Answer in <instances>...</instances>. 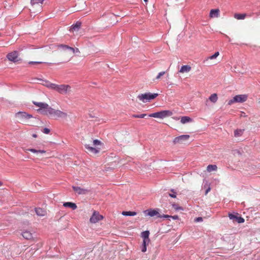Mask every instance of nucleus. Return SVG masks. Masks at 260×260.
Here are the masks:
<instances>
[{"label":"nucleus","instance_id":"nucleus-8","mask_svg":"<svg viewBox=\"0 0 260 260\" xmlns=\"http://www.w3.org/2000/svg\"><path fill=\"white\" fill-rule=\"evenodd\" d=\"M103 218V216L100 214L98 212L94 211L90 218V222L92 223H95L101 220Z\"/></svg>","mask_w":260,"mask_h":260},{"label":"nucleus","instance_id":"nucleus-29","mask_svg":"<svg viewBox=\"0 0 260 260\" xmlns=\"http://www.w3.org/2000/svg\"><path fill=\"white\" fill-rule=\"evenodd\" d=\"M217 169V167L215 165H209L207 167V171L210 172L213 171H216Z\"/></svg>","mask_w":260,"mask_h":260},{"label":"nucleus","instance_id":"nucleus-38","mask_svg":"<svg viewBox=\"0 0 260 260\" xmlns=\"http://www.w3.org/2000/svg\"><path fill=\"white\" fill-rule=\"evenodd\" d=\"M93 144L95 146L100 145L101 144V142L98 140H94L93 141Z\"/></svg>","mask_w":260,"mask_h":260},{"label":"nucleus","instance_id":"nucleus-33","mask_svg":"<svg viewBox=\"0 0 260 260\" xmlns=\"http://www.w3.org/2000/svg\"><path fill=\"white\" fill-rule=\"evenodd\" d=\"M172 206L173 208L176 211L183 210V208L179 206L178 204L174 203L172 204Z\"/></svg>","mask_w":260,"mask_h":260},{"label":"nucleus","instance_id":"nucleus-45","mask_svg":"<svg viewBox=\"0 0 260 260\" xmlns=\"http://www.w3.org/2000/svg\"><path fill=\"white\" fill-rule=\"evenodd\" d=\"M160 217L168 218V217H170V216L168 215H164L163 216H161Z\"/></svg>","mask_w":260,"mask_h":260},{"label":"nucleus","instance_id":"nucleus-47","mask_svg":"<svg viewBox=\"0 0 260 260\" xmlns=\"http://www.w3.org/2000/svg\"><path fill=\"white\" fill-rule=\"evenodd\" d=\"M245 113L242 112V114H241V116H245Z\"/></svg>","mask_w":260,"mask_h":260},{"label":"nucleus","instance_id":"nucleus-37","mask_svg":"<svg viewBox=\"0 0 260 260\" xmlns=\"http://www.w3.org/2000/svg\"><path fill=\"white\" fill-rule=\"evenodd\" d=\"M171 191L173 192V193H169V196L172 198H175L176 197V192H175L174 189H171Z\"/></svg>","mask_w":260,"mask_h":260},{"label":"nucleus","instance_id":"nucleus-48","mask_svg":"<svg viewBox=\"0 0 260 260\" xmlns=\"http://www.w3.org/2000/svg\"><path fill=\"white\" fill-rule=\"evenodd\" d=\"M35 63H42V62H35Z\"/></svg>","mask_w":260,"mask_h":260},{"label":"nucleus","instance_id":"nucleus-12","mask_svg":"<svg viewBox=\"0 0 260 260\" xmlns=\"http://www.w3.org/2000/svg\"><path fill=\"white\" fill-rule=\"evenodd\" d=\"M231 70L237 74H243L245 72V70L242 66H231Z\"/></svg>","mask_w":260,"mask_h":260},{"label":"nucleus","instance_id":"nucleus-1","mask_svg":"<svg viewBox=\"0 0 260 260\" xmlns=\"http://www.w3.org/2000/svg\"><path fill=\"white\" fill-rule=\"evenodd\" d=\"M42 84L49 89L53 90L61 94H67L71 92L72 88L68 84H56L49 81H43Z\"/></svg>","mask_w":260,"mask_h":260},{"label":"nucleus","instance_id":"nucleus-28","mask_svg":"<svg viewBox=\"0 0 260 260\" xmlns=\"http://www.w3.org/2000/svg\"><path fill=\"white\" fill-rule=\"evenodd\" d=\"M244 131V129H238L234 131V136L236 137H239L241 136L243 132Z\"/></svg>","mask_w":260,"mask_h":260},{"label":"nucleus","instance_id":"nucleus-5","mask_svg":"<svg viewBox=\"0 0 260 260\" xmlns=\"http://www.w3.org/2000/svg\"><path fill=\"white\" fill-rule=\"evenodd\" d=\"M248 95L247 94H239L235 96L228 102V105H231L236 103H244L247 101Z\"/></svg>","mask_w":260,"mask_h":260},{"label":"nucleus","instance_id":"nucleus-14","mask_svg":"<svg viewBox=\"0 0 260 260\" xmlns=\"http://www.w3.org/2000/svg\"><path fill=\"white\" fill-rule=\"evenodd\" d=\"M144 213L146 215H147L151 217H153L154 216H156L158 217H161L159 212L155 210H152V209L147 210L144 211Z\"/></svg>","mask_w":260,"mask_h":260},{"label":"nucleus","instance_id":"nucleus-17","mask_svg":"<svg viewBox=\"0 0 260 260\" xmlns=\"http://www.w3.org/2000/svg\"><path fill=\"white\" fill-rule=\"evenodd\" d=\"M85 147L86 149V150L88 151V152L92 153L93 154H96L99 152V149L90 146L88 144H85Z\"/></svg>","mask_w":260,"mask_h":260},{"label":"nucleus","instance_id":"nucleus-6","mask_svg":"<svg viewBox=\"0 0 260 260\" xmlns=\"http://www.w3.org/2000/svg\"><path fill=\"white\" fill-rule=\"evenodd\" d=\"M15 116L21 123L26 124L27 120L32 118V115L29 114L24 112H18L16 113Z\"/></svg>","mask_w":260,"mask_h":260},{"label":"nucleus","instance_id":"nucleus-11","mask_svg":"<svg viewBox=\"0 0 260 260\" xmlns=\"http://www.w3.org/2000/svg\"><path fill=\"white\" fill-rule=\"evenodd\" d=\"M55 118H65L67 116V114L60 110H55L53 109V111L51 114V116Z\"/></svg>","mask_w":260,"mask_h":260},{"label":"nucleus","instance_id":"nucleus-19","mask_svg":"<svg viewBox=\"0 0 260 260\" xmlns=\"http://www.w3.org/2000/svg\"><path fill=\"white\" fill-rule=\"evenodd\" d=\"M81 25V23L77 21L75 24L73 25L70 29L71 32H74V31H78Z\"/></svg>","mask_w":260,"mask_h":260},{"label":"nucleus","instance_id":"nucleus-25","mask_svg":"<svg viewBox=\"0 0 260 260\" xmlns=\"http://www.w3.org/2000/svg\"><path fill=\"white\" fill-rule=\"evenodd\" d=\"M234 18L238 20L240 19H244L245 17H246V14H239V13H235L234 14Z\"/></svg>","mask_w":260,"mask_h":260},{"label":"nucleus","instance_id":"nucleus-9","mask_svg":"<svg viewBox=\"0 0 260 260\" xmlns=\"http://www.w3.org/2000/svg\"><path fill=\"white\" fill-rule=\"evenodd\" d=\"M189 138V136L188 135H181L176 137L173 140V143L174 144H182L187 141Z\"/></svg>","mask_w":260,"mask_h":260},{"label":"nucleus","instance_id":"nucleus-22","mask_svg":"<svg viewBox=\"0 0 260 260\" xmlns=\"http://www.w3.org/2000/svg\"><path fill=\"white\" fill-rule=\"evenodd\" d=\"M192 120L191 118L188 116H182L181 117L180 122L182 124L192 122Z\"/></svg>","mask_w":260,"mask_h":260},{"label":"nucleus","instance_id":"nucleus-23","mask_svg":"<svg viewBox=\"0 0 260 260\" xmlns=\"http://www.w3.org/2000/svg\"><path fill=\"white\" fill-rule=\"evenodd\" d=\"M63 205L65 207H69L72 208L73 210L76 209L77 207L76 204L72 202H66L63 203Z\"/></svg>","mask_w":260,"mask_h":260},{"label":"nucleus","instance_id":"nucleus-4","mask_svg":"<svg viewBox=\"0 0 260 260\" xmlns=\"http://www.w3.org/2000/svg\"><path fill=\"white\" fill-rule=\"evenodd\" d=\"M173 115V112L170 110H163L150 114L149 117L163 119Z\"/></svg>","mask_w":260,"mask_h":260},{"label":"nucleus","instance_id":"nucleus-20","mask_svg":"<svg viewBox=\"0 0 260 260\" xmlns=\"http://www.w3.org/2000/svg\"><path fill=\"white\" fill-rule=\"evenodd\" d=\"M219 10L218 9H212L210 12V17L215 18L218 17L219 15Z\"/></svg>","mask_w":260,"mask_h":260},{"label":"nucleus","instance_id":"nucleus-16","mask_svg":"<svg viewBox=\"0 0 260 260\" xmlns=\"http://www.w3.org/2000/svg\"><path fill=\"white\" fill-rule=\"evenodd\" d=\"M44 1V0H30V3L34 7L38 5L39 7L38 11H40L42 10V5Z\"/></svg>","mask_w":260,"mask_h":260},{"label":"nucleus","instance_id":"nucleus-40","mask_svg":"<svg viewBox=\"0 0 260 260\" xmlns=\"http://www.w3.org/2000/svg\"><path fill=\"white\" fill-rule=\"evenodd\" d=\"M149 241H150V240H145V239H143V245L146 246L149 243Z\"/></svg>","mask_w":260,"mask_h":260},{"label":"nucleus","instance_id":"nucleus-18","mask_svg":"<svg viewBox=\"0 0 260 260\" xmlns=\"http://www.w3.org/2000/svg\"><path fill=\"white\" fill-rule=\"evenodd\" d=\"M35 212L38 216L40 217L44 216L47 214L46 211L41 208H35Z\"/></svg>","mask_w":260,"mask_h":260},{"label":"nucleus","instance_id":"nucleus-43","mask_svg":"<svg viewBox=\"0 0 260 260\" xmlns=\"http://www.w3.org/2000/svg\"><path fill=\"white\" fill-rule=\"evenodd\" d=\"M170 217L172 218L173 219H178L179 218L178 216L174 215V216H170Z\"/></svg>","mask_w":260,"mask_h":260},{"label":"nucleus","instance_id":"nucleus-26","mask_svg":"<svg viewBox=\"0 0 260 260\" xmlns=\"http://www.w3.org/2000/svg\"><path fill=\"white\" fill-rule=\"evenodd\" d=\"M33 104L36 106L39 107V109L45 108V106H46V107H47V104L45 103L33 102Z\"/></svg>","mask_w":260,"mask_h":260},{"label":"nucleus","instance_id":"nucleus-32","mask_svg":"<svg viewBox=\"0 0 260 260\" xmlns=\"http://www.w3.org/2000/svg\"><path fill=\"white\" fill-rule=\"evenodd\" d=\"M122 214L124 216H135L137 214V213L132 211H123Z\"/></svg>","mask_w":260,"mask_h":260},{"label":"nucleus","instance_id":"nucleus-46","mask_svg":"<svg viewBox=\"0 0 260 260\" xmlns=\"http://www.w3.org/2000/svg\"><path fill=\"white\" fill-rule=\"evenodd\" d=\"M32 137L34 138H36L37 137V135L36 134H33Z\"/></svg>","mask_w":260,"mask_h":260},{"label":"nucleus","instance_id":"nucleus-44","mask_svg":"<svg viewBox=\"0 0 260 260\" xmlns=\"http://www.w3.org/2000/svg\"><path fill=\"white\" fill-rule=\"evenodd\" d=\"M211 190V188L210 187H208V189H207V190H206V192H205V194H207L208 192H209Z\"/></svg>","mask_w":260,"mask_h":260},{"label":"nucleus","instance_id":"nucleus-21","mask_svg":"<svg viewBox=\"0 0 260 260\" xmlns=\"http://www.w3.org/2000/svg\"><path fill=\"white\" fill-rule=\"evenodd\" d=\"M23 238L29 240L32 238V233L28 231H25L22 233Z\"/></svg>","mask_w":260,"mask_h":260},{"label":"nucleus","instance_id":"nucleus-49","mask_svg":"<svg viewBox=\"0 0 260 260\" xmlns=\"http://www.w3.org/2000/svg\"><path fill=\"white\" fill-rule=\"evenodd\" d=\"M148 0H144V1L146 3H147L148 2Z\"/></svg>","mask_w":260,"mask_h":260},{"label":"nucleus","instance_id":"nucleus-50","mask_svg":"<svg viewBox=\"0 0 260 260\" xmlns=\"http://www.w3.org/2000/svg\"><path fill=\"white\" fill-rule=\"evenodd\" d=\"M2 182H0V186H1V185H2Z\"/></svg>","mask_w":260,"mask_h":260},{"label":"nucleus","instance_id":"nucleus-13","mask_svg":"<svg viewBox=\"0 0 260 260\" xmlns=\"http://www.w3.org/2000/svg\"><path fill=\"white\" fill-rule=\"evenodd\" d=\"M229 217L230 219L233 220L234 221H236L239 223H243L244 222V219L243 218L237 216L231 213L229 214Z\"/></svg>","mask_w":260,"mask_h":260},{"label":"nucleus","instance_id":"nucleus-3","mask_svg":"<svg viewBox=\"0 0 260 260\" xmlns=\"http://www.w3.org/2000/svg\"><path fill=\"white\" fill-rule=\"evenodd\" d=\"M58 48L60 51H63L64 55L68 56H72L76 52H79L78 48L75 49L66 45H60L58 46Z\"/></svg>","mask_w":260,"mask_h":260},{"label":"nucleus","instance_id":"nucleus-39","mask_svg":"<svg viewBox=\"0 0 260 260\" xmlns=\"http://www.w3.org/2000/svg\"><path fill=\"white\" fill-rule=\"evenodd\" d=\"M43 132L46 134H48L50 132V129L48 128H44L43 130Z\"/></svg>","mask_w":260,"mask_h":260},{"label":"nucleus","instance_id":"nucleus-30","mask_svg":"<svg viewBox=\"0 0 260 260\" xmlns=\"http://www.w3.org/2000/svg\"><path fill=\"white\" fill-rule=\"evenodd\" d=\"M209 99L211 102H212L214 103H216L218 99L217 94L213 93V94H211L210 95V96L209 97Z\"/></svg>","mask_w":260,"mask_h":260},{"label":"nucleus","instance_id":"nucleus-35","mask_svg":"<svg viewBox=\"0 0 260 260\" xmlns=\"http://www.w3.org/2000/svg\"><path fill=\"white\" fill-rule=\"evenodd\" d=\"M219 54V52H216L213 55L208 57V59H213L216 58Z\"/></svg>","mask_w":260,"mask_h":260},{"label":"nucleus","instance_id":"nucleus-36","mask_svg":"<svg viewBox=\"0 0 260 260\" xmlns=\"http://www.w3.org/2000/svg\"><path fill=\"white\" fill-rule=\"evenodd\" d=\"M146 115L145 114H142L140 115H134L133 117L135 118H144L145 116Z\"/></svg>","mask_w":260,"mask_h":260},{"label":"nucleus","instance_id":"nucleus-2","mask_svg":"<svg viewBox=\"0 0 260 260\" xmlns=\"http://www.w3.org/2000/svg\"><path fill=\"white\" fill-rule=\"evenodd\" d=\"M158 95V93H152L150 92H146L145 93L140 94L138 95V99L143 103H147L150 101L154 99Z\"/></svg>","mask_w":260,"mask_h":260},{"label":"nucleus","instance_id":"nucleus-7","mask_svg":"<svg viewBox=\"0 0 260 260\" xmlns=\"http://www.w3.org/2000/svg\"><path fill=\"white\" fill-rule=\"evenodd\" d=\"M7 57L9 60L13 61L14 63H21L20 61L21 59L19 56L18 52L16 51H14L8 53L7 55Z\"/></svg>","mask_w":260,"mask_h":260},{"label":"nucleus","instance_id":"nucleus-10","mask_svg":"<svg viewBox=\"0 0 260 260\" xmlns=\"http://www.w3.org/2000/svg\"><path fill=\"white\" fill-rule=\"evenodd\" d=\"M37 111L41 114L47 116H51L52 111H53V108H52L47 104V107H45V108L38 109L37 110Z\"/></svg>","mask_w":260,"mask_h":260},{"label":"nucleus","instance_id":"nucleus-34","mask_svg":"<svg viewBox=\"0 0 260 260\" xmlns=\"http://www.w3.org/2000/svg\"><path fill=\"white\" fill-rule=\"evenodd\" d=\"M166 73H167V72H166V71H162V72H159L157 76H156V79H160L163 75H164Z\"/></svg>","mask_w":260,"mask_h":260},{"label":"nucleus","instance_id":"nucleus-24","mask_svg":"<svg viewBox=\"0 0 260 260\" xmlns=\"http://www.w3.org/2000/svg\"><path fill=\"white\" fill-rule=\"evenodd\" d=\"M191 70L190 66H182L179 72L181 73H187Z\"/></svg>","mask_w":260,"mask_h":260},{"label":"nucleus","instance_id":"nucleus-31","mask_svg":"<svg viewBox=\"0 0 260 260\" xmlns=\"http://www.w3.org/2000/svg\"><path fill=\"white\" fill-rule=\"evenodd\" d=\"M149 232L148 231H146L143 232L141 234V236L145 240H149Z\"/></svg>","mask_w":260,"mask_h":260},{"label":"nucleus","instance_id":"nucleus-41","mask_svg":"<svg viewBox=\"0 0 260 260\" xmlns=\"http://www.w3.org/2000/svg\"><path fill=\"white\" fill-rule=\"evenodd\" d=\"M194 220L196 222H200V221H202L203 220V219L202 217H198V218H196Z\"/></svg>","mask_w":260,"mask_h":260},{"label":"nucleus","instance_id":"nucleus-42","mask_svg":"<svg viewBox=\"0 0 260 260\" xmlns=\"http://www.w3.org/2000/svg\"><path fill=\"white\" fill-rule=\"evenodd\" d=\"M146 250H147V247H146V246H145V245H143V246H142V252H145V251H146Z\"/></svg>","mask_w":260,"mask_h":260},{"label":"nucleus","instance_id":"nucleus-15","mask_svg":"<svg viewBox=\"0 0 260 260\" xmlns=\"http://www.w3.org/2000/svg\"><path fill=\"white\" fill-rule=\"evenodd\" d=\"M73 189L78 194H84L88 192L87 189L79 186H73Z\"/></svg>","mask_w":260,"mask_h":260},{"label":"nucleus","instance_id":"nucleus-27","mask_svg":"<svg viewBox=\"0 0 260 260\" xmlns=\"http://www.w3.org/2000/svg\"><path fill=\"white\" fill-rule=\"evenodd\" d=\"M25 151L26 152L28 151H30L32 153H45L46 152V151L44 150H37V149H32V148L26 149H25Z\"/></svg>","mask_w":260,"mask_h":260}]
</instances>
